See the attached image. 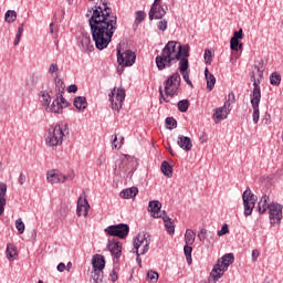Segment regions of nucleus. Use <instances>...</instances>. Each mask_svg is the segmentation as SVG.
Returning <instances> with one entry per match:
<instances>
[{
    "instance_id": "f257e3e1",
    "label": "nucleus",
    "mask_w": 283,
    "mask_h": 283,
    "mask_svg": "<svg viewBox=\"0 0 283 283\" xmlns=\"http://www.w3.org/2000/svg\"><path fill=\"white\" fill-rule=\"evenodd\" d=\"M88 23L97 50H105L112 43V36L118 30V17L107 4V0H101L99 6L90 9L86 13Z\"/></svg>"
},
{
    "instance_id": "f03ea898",
    "label": "nucleus",
    "mask_w": 283,
    "mask_h": 283,
    "mask_svg": "<svg viewBox=\"0 0 283 283\" xmlns=\"http://www.w3.org/2000/svg\"><path fill=\"white\" fill-rule=\"evenodd\" d=\"M179 62V72L184 81L193 88V83L189 80V45H181L176 41H169L161 51L160 55L156 56V65L163 71L166 67H171L172 63Z\"/></svg>"
},
{
    "instance_id": "7ed1b4c3",
    "label": "nucleus",
    "mask_w": 283,
    "mask_h": 283,
    "mask_svg": "<svg viewBox=\"0 0 283 283\" xmlns=\"http://www.w3.org/2000/svg\"><path fill=\"white\" fill-rule=\"evenodd\" d=\"M180 74L179 73H174L171 76H169L165 82H164V91L163 86H159V103H169V97L174 98V96H178V93L180 92Z\"/></svg>"
},
{
    "instance_id": "20e7f679",
    "label": "nucleus",
    "mask_w": 283,
    "mask_h": 283,
    "mask_svg": "<svg viewBox=\"0 0 283 283\" xmlns=\"http://www.w3.org/2000/svg\"><path fill=\"white\" fill-rule=\"evenodd\" d=\"M234 260L235 258H233L231 253L224 254L213 265L210 277H212L214 282H218V280L224 275V272L229 271V266H231V263L234 262Z\"/></svg>"
},
{
    "instance_id": "39448f33",
    "label": "nucleus",
    "mask_w": 283,
    "mask_h": 283,
    "mask_svg": "<svg viewBox=\"0 0 283 283\" xmlns=\"http://www.w3.org/2000/svg\"><path fill=\"white\" fill-rule=\"evenodd\" d=\"M253 78V91L250 94L251 98V105L253 109L252 118L254 125H258L260 120V101H262V90L260 88V82L255 80V76Z\"/></svg>"
},
{
    "instance_id": "423d86ee",
    "label": "nucleus",
    "mask_w": 283,
    "mask_h": 283,
    "mask_svg": "<svg viewBox=\"0 0 283 283\" xmlns=\"http://www.w3.org/2000/svg\"><path fill=\"white\" fill-rule=\"evenodd\" d=\"M117 63H119L117 72L118 74H123L125 67H132L136 63V53L132 50L120 52V46H117Z\"/></svg>"
},
{
    "instance_id": "0eeeda50",
    "label": "nucleus",
    "mask_w": 283,
    "mask_h": 283,
    "mask_svg": "<svg viewBox=\"0 0 283 283\" xmlns=\"http://www.w3.org/2000/svg\"><path fill=\"white\" fill-rule=\"evenodd\" d=\"M65 133L60 125H55L49 128L45 143L49 147H59V145H63V137Z\"/></svg>"
},
{
    "instance_id": "6e6552de",
    "label": "nucleus",
    "mask_w": 283,
    "mask_h": 283,
    "mask_svg": "<svg viewBox=\"0 0 283 283\" xmlns=\"http://www.w3.org/2000/svg\"><path fill=\"white\" fill-rule=\"evenodd\" d=\"M108 99L112 109H115V112H120V109H123V103H125V90L114 87L108 95Z\"/></svg>"
},
{
    "instance_id": "1a4fd4ad",
    "label": "nucleus",
    "mask_w": 283,
    "mask_h": 283,
    "mask_svg": "<svg viewBox=\"0 0 283 283\" xmlns=\"http://www.w3.org/2000/svg\"><path fill=\"white\" fill-rule=\"evenodd\" d=\"M244 216H251L253 209H255V202H258V197L251 192V189H247L242 195Z\"/></svg>"
},
{
    "instance_id": "9d476101",
    "label": "nucleus",
    "mask_w": 283,
    "mask_h": 283,
    "mask_svg": "<svg viewBox=\"0 0 283 283\" xmlns=\"http://www.w3.org/2000/svg\"><path fill=\"white\" fill-rule=\"evenodd\" d=\"M145 233H139L134 240V248L136 249V255H145L149 251V240Z\"/></svg>"
},
{
    "instance_id": "9b49d317",
    "label": "nucleus",
    "mask_w": 283,
    "mask_h": 283,
    "mask_svg": "<svg viewBox=\"0 0 283 283\" xmlns=\"http://www.w3.org/2000/svg\"><path fill=\"white\" fill-rule=\"evenodd\" d=\"M105 233L112 235L113 238H127L129 234V226L125 223H119L115 226H109L105 230Z\"/></svg>"
},
{
    "instance_id": "f8f14e48",
    "label": "nucleus",
    "mask_w": 283,
    "mask_h": 283,
    "mask_svg": "<svg viewBox=\"0 0 283 283\" xmlns=\"http://www.w3.org/2000/svg\"><path fill=\"white\" fill-rule=\"evenodd\" d=\"M160 1L161 0H155L153 6L150 7V10L148 12V18L150 21H154V19H163V17L167 14L169 8L167 6H161Z\"/></svg>"
},
{
    "instance_id": "ddd939ff",
    "label": "nucleus",
    "mask_w": 283,
    "mask_h": 283,
    "mask_svg": "<svg viewBox=\"0 0 283 283\" xmlns=\"http://www.w3.org/2000/svg\"><path fill=\"white\" fill-rule=\"evenodd\" d=\"M67 99L63 97L61 93L55 95L53 103L49 106L46 112H52L53 114H63V109L67 107Z\"/></svg>"
},
{
    "instance_id": "4468645a",
    "label": "nucleus",
    "mask_w": 283,
    "mask_h": 283,
    "mask_svg": "<svg viewBox=\"0 0 283 283\" xmlns=\"http://www.w3.org/2000/svg\"><path fill=\"white\" fill-rule=\"evenodd\" d=\"M268 211L271 224H280V222H282V205L272 202L270 203Z\"/></svg>"
},
{
    "instance_id": "2eb2a0df",
    "label": "nucleus",
    "mask_w": 283,
    "mask_h": 283,
    "mask_svg": "<svg viewBox=\"0 0 283 283\" xmlns=\"http://www.w3.org/2000/svg\"><path fill=\"white\" fill-rule=\"evenodd\" d=\"M46 180L50 182V185H59L67 182V177L65 175L61 174L59 170H49L46 172Z\"/></svg>"
},
{
    "instance_id": "dca6fc26",
    "label": "nucleus",
    "mask_w": 283,
    "mask_h": 283,
    "mask_svg": "<svg viewBox=\"0 0 283 283\" xmlns=\"http://www.w3.org/2000/svg\"><path fill=\"white\" fill-rule=\"evenodd\" d=\"M77 43L82 52H92V50H94V45L92 44V38H90V34L87 33H82L78 36Z\"/></svg>"
},
{
    "instance_id": "f3484780",
    "label": "nucleus",
    "mask_w": 283,
    "mask_h": 283,
    "mask_svg": "<svg viewBox=\"0 0 283 283\" xmlns=\"http://www.w3.org/2000/svg\"><path fill=\"white\" fill-rule=\"evenodd\" d=\"M87 213H90V202H87V197H80L77 199L76 216H78V218H81V216L87 218Z\"/></svg>"
},
{
    "instance_id": "a211bd4d",
    "label": "nucleus",
    "mask_w": 283,
    "mask_h": 283,
    "mask_svg": "<svg viewBox=\"0 0 283 283\" xmlns=\"http://www.w3.org/2000/svg\"><path fill=\"white\" fill-rule=\"evenodd\" d=\"M229 113L230 112H229V108H227V103H224L223 106L214 109L212 118L214 123L218 125V123H220L221 120H226V118H228Z\"/></svg>"
},
{
    "instance_id": "6ab92c4d",
    "label": "nucleus",
    "mask_w": 283,
    "mask_h": 283,
    "mask_svg": "<svg viewBox=\"0 0 283 283\" xmlns=\"http://www.w3.org/2000/svg\"><path fill=\"white\" fill-rule=\"evenodd\" d=\"M108 251L118 260L123 253V244L118 241H109L107 245Z\"/></svg>"
},
{
    "instance_id": "aec40b11",
    "label": "nucleus",
    "mask_w": 283,
    "mask_h": 283,
    "mask_svg": "<svg viewBox=\"0 0 283 283\" xmlns=\"http://www.w3.org/2000/svg\"><path fill=\"white\" fill-rule=\"evenodd\" d=\"M177 145L180 147V149H184V151H191L193 147V143H191V138L184 135L178 136Z\"/></svg>"
},
{
    "instance_id": "412c9836",
    "label": "nucleus",
    "mask_w": 283,
    "mask_h": 283,
    "mask_svg": "<svg viewBox=\"0 0 283 283\" xmlns=\"http://www.w3.org/2000/svg\"><path fill=\"white\" fill-rule=\"evenodd\" d=\"M93 271H103L105 269V256L102 254H95L92 258Z\"/></svg>"
},
{
    "instance_id": "4be33fe9",
    "label": "nucleus",
    "mask_w": 283,
    "mask_h": 283,
    "mask_svg": "<svg viewBox=\"0 0 283 283\" xmlns=\"http://www.w3.org/2000/svg\"><path fill=\"white\" fill-rule=\"evenodd\" d=\"M161 208L163 203L160 201H150L148 203V211L153 213L154 218H163V213H160Z\"/></svg>"
},
{
    "instance_id": "5701e85b",
    "label": "nucleus",
    "mask_w": 283,
    "mask_h": 283,
    "mask_svg": "<svg viewBox=\"0 0 283 283\" xmlns=\"http://www.w3.org/2000/svg\"><path fill=\"white\" fill-rule=\"evenodd\" d=\"M8 192V185L0 182V216L6 211V193Z\"/></svg>"
},
{
    "instance_id": "b1692460",
    "label": "nucleus",
    "mask_w": 283,
    "mask_h": 283,
    "mask_svg": "<svg viewBox=\"0 0 283 283\" xmlns=\"http://www.w3.org/2000/svg\"><path fill=\"white\" fill-rule=\"evenodd\" d=\"M7 259L9 260V262H14V260H17V258H19V250H17V245H14L13 243H9L7 245Z\"/></svg>"
},
{
    "instance_id": "393cba45",
    "label": "nucleus",
    "mask_w": 283,
    "mask_h": 283,
    "mask_svg": "<svg viewBox=\"0 0 283 283\" xmlns=\"http://www.w3.org/2000/svg\"><path fill=\"white\" fill-rule=\"evenodd\" d=\"M161 218L167 233H169V235H174V233H176V226L174 224V221H171V218L167 217L166 214H164Z\"/></svg>"
},
{
    "instance_id": "a878e982",
    "label": "nucleus",
    "mask_w": 283,
    "mask_h": 283,
    "mask_svg": "<svg viewBox=\"0 0 283 283\" xmlns=\"http://www.w3.org/2000/svg\"><path fill=\"white\" fill-rule=\"evenodd\" d=\"M40 103L44 106L45 111L48 112L49 107L51 106L50 103H52V96L49 92L42 91L40 93Z\"/></svg>"
},
{
    "instance_id": "bb28decb",
    "label": "nucleus",
    "mask_w": 283,
    "mask_h": 283,
    "mask_svg": "<svg viewBox=\"0 0 283 283\" xmlns=\"http://www.w3.org/2000/svg\"><path fill=\"white\" fill-rule=\"evenodd\" d=\"M269 207H271V203H269V197L264 195L258 203L259 213H266Z\"/></svg>"
},
{
    "instance_id": "cd10ccee",
    "label": "nucleus",
    "mask_w": 283,
    "mask_h": 283,
    "mask_svg": "<svg viewBox=\"0 0 283 283\" xmlns=\"http://www.w3.org/2000/svg\"><path fill=\"white\" fill-rule=\"evenodd\" d=\"M136 196H138V188L136 187L125 189L120 192V198H124L125 200H129V198H136Z\"/></svg>"
},
{
    "instance_id": "c85d7f7f",
    "label": "nucleus",
    "mask_w": 283,
    "mask_h": 283,
    "mask_svg": "<svg viewBox=\"0 0 283 283\" xmlns=\"http://www.w3.org/2000/svg\"><path fill=\"white\" fill-rule=\"evenodd\" d=\"M205 76L207 81V88L211 92V90L216 87V76L209 72V69L205 70Z\"/></svg>"
},
{
    "instance_id": "c756f323",
    "label": "nucleus",
    "mask_w": 283,
    "mask_h": 283,
    "mask_svg": "<svg viewBox=\"0 0 283 283\" xmlns=\"http://www.w3.org/2000/svg\"><path fill=\"white\" fill-rule=\"evenodd\" d=\"M74 107L80 111L87 109V99L83 96L75 97Z\"/></svg>"
},
{
    "instance_id": "7c9ffc66",
    "label": "nucleus",
    "mask_w": 283,
    "mask_h": 283,
    "mask_svg": "<svg viewBox=\"0 0 283 283\" xmlns=\"http://www.w3.org/2000/svg\"><path fill=\"white\" fill-rule=\"evenodd\" d=\"M161 172L164 174V176H167V178H171L174 176V168H171L168 161H163Z\"/></svg>"
},
{
    "instance_id": "2f4dec72",
    "label": "nucleus",
    "mask_w": 283,
    "mask_h": 283,
    "mask_svg": "<svg viewBox=\"0 0 283 283\" xmlns=\"http://www.w3.org/2000/svg\"><path fill=\"white\" fill-rule=\"evenodd\" d=\"M185 242L187 245H191L193 244V242H196V233L193 232V230L191 229L186 230Z\"/></svg>"
},
{
    "instance_id": "473e14b6",
    "label": "nucleus",
    "mask_w": 283,
    "mask_h": 283,
    "mask_svg": "<svg viewBox=\"0 0 283 283\" xmlns=\"http://www.w3.org/2000/svg\"><path fill=\"white\" fill-rule=\"evenodd\" d=\"M4 21L6 23H14L17 21V11L8 10L4 14Z\"/></svg>"
},
{
    "instance_id": "72a5a7b5",
    "label": "nucleus",
    "mask_w": 283,
    "mask_h": 283,
    "mask_svg": "<svg viewBox=\"0 0 283 283\" xmlns=\"http://www.w3.org/2000/svg\"><path fill=\"white\" fill-rule=\"evenodd\" d=\"M92 279L94 283H103V271L102 270H93Z\"/></svg>"
},
{
    "instance_id": "f704fd0d",
    "label": "nucleus",
    "mask_w": 283,
    "mask_h": 283,
    "mask_svg": "<svg viewBox=\"0 0 283 283\" xmlns=\"http://www.w3.org/2000/svg\"><path fill=\"white\" fill-rule=\"evenodd\" d=\"M177 107H178L179 112L185 114V112H187V109H189V101L188 99L179 101L177 104Z\"/></svg>"
},
{
    "instance_id": "c9c22d12",
    "label": "nucleus",
    "mask_w": 283,
    "mask_h": 283,
    "mask_svg": "<svg viewBox=\"0 0 283 283\" xmlns=\"http://www.w3.org/2000/svg\"><path fill=\"white\" fill-rule=\"evenodd\" d=\"M146 18H147V13H145V11H137L135 13V23H136V25L143 23V21H145Z\"/></svg>"
},
{
    "instance_id": "e433bc0d",
    "label": "nucleus",
    "mask_w": 283,
    "mask_h": 283,
    "mask_svg": "<svg viewBox=\"0 0 283 283\" xmlns=\"http://www.w3.org/2000/svg\"><path fill=\"white\" fill-rule=\"evenodd\" d=\"M158 277H159V275H158V273L156 271L149 270L147 272V280H148L149 283L158 282Z\"/></svg>"
},
{
    "instance_id": "4c0bfd02",
    "label": "nucleus",
    "mask_w": 283,
    "mask_h": 283,
    "mask_svg": "<svg viewBox=\"0 0 283 283\" xmlns=\"http://www.w3.org/2000/svg\"><path fill=\"white\" fill-rule=\"evenodd\" d=\"M193 251V248H191V245H185L184 247V253L186 255V260L188 262V264L192 263V259H191V252Z\"/></svg>"
},
{
    "instance_id": "58836bf2",
    "label": "nucleus",
    "mask_w": 283,
    "mask_h": 283,
    "mask_svg": "<svg viewBox=\"0 0 283 283\" xmlns=\"http://www.w3.org/2000/svg\"><path fill=\"white\" fill-rule=\"evenodd\" d=\"M205 63L206 65H211L213 63V54L211 53V50L206 49L203 54Z\"/></svg>"
},
{
    "instance_id": "ea45409f",
    "label": "nucleus",
    "mask_w": 283,
    "mask_h": 283,
    "mask_svg": "<svg viewBox=\"0 0 283 283\" xmlns=\"http://www.w3.org/2000/svg\"><path fill=\"white\" fill-rule=\"evenodd\" d=\"M166 127L167 129H176V127H178V122L174 117H167Z\"/></svg>"
},
{
    "instance_id": "a19ab883",
    "label": "nucleus",
    "mask_w": 283,
    "mask_h": 283,
    "mask_svg": "<svg viewBox=\"0 0 283 283\" xmlns=\"http://www.w3.org/2000/svg\"><path fill=\"white\" fill-rule=\"evenodd\" d=\"M15 229L18 230V233L22 235L25 231V223H23V219L15 220Z\"/></svg>"
},
{
    "instance_id": "79ce46f5",
    "label": "nucleus",
    "mask_w": 283,
    "mask_h": 283,
    "mask_svg": "<svg viewBox=\"0 0 283 283\" xmlns=\"http://www.w3.org/2000/svg\"><path fill=\"white\" fill-rule=\"evenodd\" d=\"M270 83L271 85H280V83H282V76H280L277 73H272Z\"/></svg>"
},
{
    "instance_id": "37998d69",
    "label": "nucleus",
    "mask_w": 283,
    "mask_h": 283,
    "mask_svg": "<svg viewBox=\"0 0 283 283\" xmlns=\"http://www.w3.org/2000/svg\"><path fill=\"white\" fill-rule=\"evenodd\" d=\"M21 36H23V23L18 28L13 45H19Z\"/></svg>"
},
{
    "instance_id": "c03bdc74",
    "label": "nucleus",
    "mask_w": 283,
    "mask_h": 283,
    "mask_svg": "<svg viewBox=\"0 0 283 283\" xmlns=\"http://www.w3.org/2000/svg\"><path fill=\"white\" fill-rule=\"evenodd\" d=\"M123 140H125L124 137H120V142L118 143V136H114L113 139V149H120V147H123Z\"/></svg>"
},
{
    "instance_id": "a18cd8bd",
    "label": "nucleus",
    "mask_w": 283,
    "mask_h": 283,
    "mask_svg": "<svg viewBox=\"0 0 283 283\" xmlns=\"http://www.w3.org/2000/svg\"><path fill=\"white\" fill-rule=\"evenodd\" d=\"M239 45H240V41L239 40H233L231 38V40H230V50H232L233 52H238Z\"/></svg>"
},
{
    "instance_id": "49530a36",
    "label": "nucleus",
    "mask_w": 283,
    "mask_h": 283,
    "mask_svg": "<svg viewBox=\"0 0 283 283\" xmlns=\"http://www.w3.org/2000/svg\"><path fill=\"white\" fill-rule=\"evenodd\" d=\"M231 39L235 40V41H240V39H244V33H243L242 29H240L239 31H235Z\"/></svg>"
},
{
    "instance_id": "de8ad7c7",
    "label": "nucleus",
    "mask_w": 283,
    "mask_h": 283,
    "mask_svg": "<svg viewBox=\"0 0 283 283\" xmlns=\"http://www.w3.org/2000/svg\"><path fill=\"white\" fill-rule=\"evenodd\" d=\"M157 28L161 32H165V30H167V20H160L159 22H157Z\"/></svg>"
},
{
    "instance_id": "09e8293b",
    "label": "nucleus",
    "mask_w": 283,
    "mask_h": 283,
    "mask_svg": "<svg viewBox=\"0 0 283 283\" xmlns=\"http://www.w3.org/2000/svg\"><path fill=\"white\" fill-rule=\"evenodd\" d=\"M198 238L200 242H205V240H207V229H201L198 233Z\"/></svg>"
},
{
    "instance_id": "8fccbe9b",
    "label": "nucleus",
    "mask_w": 283,
    "mask_h": 283,
    "mask_svg": "<svg viewBox=\"0 0 283 283\" xmlns=\"http://www.w3.org/2000/svg\"><path fill=\"white\" fill-rule=\"evenodd\" d=\"M227 233H229V226L228 224H223L221 230L218 231V235L222 237V235H227Z\"/></svg>"
},
{
    "instance_id": "3c124183",
    "label": "nucleus",
    "mask_w": 283,
    "mask_h": 283,
    "mask_svg": "<svg viewBox=\"0 0 283 283\" xmlns=\"http://www.w3.org/2000/svg\"><path fill=\"white\" fill-rule=\"evenodd\" d=\"M262 123H263L264 125H271V114L265 113V115H264V117H263V119H262Z\"/></svg>"
},
{
    "instance_id": "603ef678",
    "label": "nucleus",
    "mask_w": 283,
    "mask_h": 283,
    "mask_svg": "<svg viewBox=\"0 0 283 283\" xmlns=\"http://www.w3.org/2000/svg\"><path fill=\"white\" fill-rule=\"evenodd\" d=\"M258 258H260V250L255 249L252 251V262H256Z\"/></svg>"
},
{
    "instance_id": "864d4df0",
    "label": "nucleus",
    "mask_w": 283,
    "mask_h": 283,
    "mask_svg": "<svg viewBox=\"0 0 283 283\" xmlns=\"http://www.w3.org/2000/svg\"><path fill=\"white\" fill-rule=\"evenodd\" d=\"M109 277L113 282H116L118 280V273H116V270H113L111 272Z\"/></svg>"
},
{
    "instance_id": "5fc2aeb1",
    "label": "nucleus",
    "mask_w": 283,
    "mask_h": 283,
    "mask_svg": "<svg viewBox=\"0 0 283 283\" xmlns=\"http://www.w3.org/2000/svg\"><path fill=\"white\" fill-rule=\"evenodd\" d=\"M50 74H54L55 72H59V65L51 64L49 69Z\"/></svg>"
},
{
    "instance_id": "6e6d98bb",
    "label": "nucleus",
    "mask_w": 283,
    "mask_h": 283,
    "mask_svg": "<svg viewBox=\"0 0 283 283\" xmlns=\"http://www.w3.org/2000/svg\"><path fill=\"white\" fill-rule=\"evenodd\" d=\"M105 155H101L98 158H97V165L101 167V165H104L105 164Z\"/></svg>"
},
{
    "instance_id": "4d7b16f0",
    "label": "nucleus",
    "mask_w": 283,
    "mask_h": 283,
    "mask_svg": "<svg viewBox=\"0 0 283 283\" xmlns=\"http://www.w3.org/2000/svg\"><path fill=\"white\" fill-rule=\"evenodd\" d=\"M77 91H78V87L76 86V84H72L67 88V92L70 93H76Z\"/></svg>"
},
{
    "instance_id": "13d9d810",
    "label": "nucleus",
    "mask_w": 283,
    "mask_h": 283,
    "mask_svg": "<svg viewBox=\"0 0 283 283\" xmlns=\"http://www.w3.org/2000/svg\"><path fill=\"white\" fill-rule=\"evenodd\" d=\"M65 269H66L65 263H60V264H57V271H59L60 273H63V271H65Z\"/></svg>"
},
{
    "instance_id": "bf43d9fd",
    "label": "nucleus",
    "mask_w": 283,
    "mask_h": 283,
    "mask_svg": "<svg viewBox=\"0 0 283 283\" xmlns=\"http://www.w3.org/2000/svg\"><path fill=\"white\" fill-rule=\"evenodd\" d=\"M19 184L20 185H25V175L24 174H20V176H19Z\"/></svg>"
},
{
    "instance_id": "052dcab7",
    "label": "nucleus",
    "mask_w": 283,
    "mask_h": 283,
    "mask_svg": "<svg viewBox=\"0 0 283 283\" xmlns=\"http://www.w3.org/2000/svg\"><path fill=\"white\" fill-rule=\"evenodd\" d=\"M65 178H67V180H74V174H69Z\"/></svg>"
},
{
    "instance_id": "680f3d73",
    "label": "nucleus",
    "mask_w": 283,
    "mask_h": 283,
    "mask_svg": "<svg viewBox=\"0 0 283 283\" xmlns=\"http://www.w3.org/2000/svg\"><path fill=\"white\" fill-rule=\"evenodd\" d=\"M50 33H51V34H54V23H51V24H50Z\"/></svg>"
},
{
    "instance_id": "e2e57ef3",
    "label": "nucleus",
    "mask_w": 283,
    "mask_h": 283,
    "mask_svg": "<svg viewBox=\"0 0 283 283\" xmlns=\"http://www.w3.org/2000/svg\"><path fill=\"white\" fill-rule=\"evenodd\" d=\"M66 270H67V271H71V270H72V262H69V263L66 264Z\"/></svg>"
},
{
    "instance_id": "0e129e2a",
    "label": "nucleus",
    "mask_w": 283,
    "mask_h": 283,
    "mask_svg": "<svg viewBox=\"0 0 283 283\" xmlns=\"http://www.w3.org/2000/svg\"><path fill=\"white\" fill-rule=\"evenodd\" d=\"M243 45L242 43H239L238 50H242Z\"/></svg>"
},
{
    "instance_id": "69168bd1",
    "label": "nucleus",
    "mask_w": 283,
    "mask_h": 283,
    "mask_svg": "<svg viewBox=\"0 0 283 283\" xmlns=\"http://www.w3.org/2000/svg\"><path fill=\"white\" fill-rule=\"evenodd\" d=\"M67 2H69L70 4H72V3H74V0H67Z\"/></svg>"
},
{
    "instance_id": "338daca9",
    "label": "nucleus",
    "mask_w": 283,
    "mask_h": 283,
    "mask_svg": "<svg viewBox=\"0 0 283 283\" xmlns=\"http://www.w3.org/2000/svg\"><path fill=\"white\" fill-rule=\"evenodd\" d=\"M137 262H140V255H137Z\"/></svg>"
},
{
    "instance_id": "774afa93",
    "label": "nucleus",
    "mask_w": 283,
    "mask_h": 283,
    "mask_svg": "<svg viewBox=\"0 0 283 283\" xmlns=\"http://www.w3.org/2000/svg\"><path fill=\"white\" fill-rule=\"evenodd\" d=\"M38 283H43V281H42V280H40Z\"/></svg>"
}]
</instances>
